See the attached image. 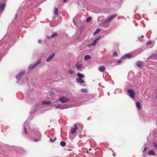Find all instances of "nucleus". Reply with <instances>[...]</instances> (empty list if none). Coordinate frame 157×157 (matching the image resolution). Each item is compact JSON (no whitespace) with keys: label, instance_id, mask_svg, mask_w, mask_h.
Instances as JSON below:
<instances>
[{"label":"nucleus","instance_id":"1","mask_svg":"<svg viewBox=\"0 0 157 157\" xmlns=\"http://www.w3.org/2000/svg\"><path fill=\"white\" fill-rule=\"evenodd\" d=\"M117 16V14H115L110 17H109L105 21L103 22V24H105L106 23L110 22L115 17H116Z\"/></svg>","mask_w":157,"mask_h":157},{"label":"nucleus","instance_id":"2","mask_svg":"<svg viewBox=\"0 0 157 157\" xmlns=\"http://www.w3.org/2000/svg\"><path fill=\"white\" fill-rule=\"evenodd\" d=\"M157 59V54H153L148 57L146 60V62H148L150 60H156Z\"/></svg>","mask_w":157,"mask_h":157},{"label":"nucleus","instance_id":"3","mask_svg":"<svg viewBox=\"0 0 157 157\" xmlns=\"http://www.w3.org/2000/svg\"><path fill=\"white\" fill-rule=\"evenodd\" d=\"M78 128L76 124L74 125V128H72L71 130V133L72 134H75L76 133V130L78 129Z\"/></svg>","mask_w":157,"mask_h":157},{"label":"nucleus","instance_id":"4","mask_svg":"<svg viewBox=\"0 0 157 157\" xmlns=\"http://www.w3.org/2000/svg\"><path fill=\"white\" fill-rule=\"evenodd\" d=\"M59 101H61L62 103H65L69 100V99L64 97H61L59 100Z\"/></svg>","mask_w":157,"mask_h":157},{"label":"nucleus","instance_id":"5","mask_svg":"<svg viewBox=\"0 0 157 157\" xmlns=\"http://www.w3.org/2000/svg\"><path fill=\"white\" fill-rule=\"evenodd\" d=\"M128 92L130 94L129 96L131 98H134V95H135V93L132 90H128Z\"/></svg>","mask_w":157,"mask_h":157},{"label":"nucleus","instance_id":"6","mask_svg":"<svg viewBox=\"0 0 157 157\" xmlns=\"http://www.w3.org/2000/svg\"><path fill=\"white\" fill-rule=\"evenodd\" d=\"M136 63L137 66L138 67H140V68H142L143 62L140 61H138L136 62Z\"/></svg>","mask_w":157,"mask_h":157},{"label":"nucleus","instance_id":"7","mask_svg":"<svg viewBox=\"0 0 157 157\" xmlns=\"http://www.w3.org/2000/svg\"><path fill=\"white\" fill-rule=\"evenodd\" d=\"M55 56V54L54 53H53L51 55L48 57L46 59V61L47 62H49L51 61L53 58Z\"/></svg>","mask_w":157,"mask_h":157},{"label":"nucleus","instance_id":"8","mask_svg":"<svg viewBox=\"0 0 157 157\" xmlns=\"http://www.w3.org/2000/svg\"><path fill=\"white\" fill-rule=\"evenodd\" d=\"M99 38H97L95 39L93 42L91 44L88 45V46L89 47H91V46H94L96 43L97 41L98 40Z\"/></svg>","mask_w":157,"mask_h":157},{"label":"nucleus","instance_id":"9","mask_svg":"<svg viewBox=\"0 0 157 157\" xmlns=\"http://www.w3.org/2000/svg\"><path fill=\"white\" fill-rule=\"evenodd\" d=\"M98 70L100 72H103L105 71V68L103 66H101L98 67Z\"/></svg>","mask_w":157,"mask_h":157},{"label":"nucleus","instance_id":"10","mask_svg":"<svg viewBox=\"0 0 157 157\" xmlns=\"http://www.w3.org/2000/svg\"><path fill=\"white\" fill-rule=\"evenodd\" d=\"M132 56V55L131 54H127L125 55L124 57H122L121 58V59H126L127 58H131Z\"/></svg>","mask_w":157,"mask_h":157},{"label":"nucleus","instance_id":"11","mask_svg":"<svg viewBox=\"0 0 157 157\" xmlns=\"http://www.w3.org/2000/svg\"><path fill=\"white\" fill-rule=\"evenodd\" d=\"M5 5V3H3L0 6V12H2L4 10Z\"/></svg>","mask_w":157,"mask_h":157},{"label":"nucleus","instance_id":"12","mask_svg":"<svg viewBox=\"0 0 157 157\" xmlns=\"http://www.w3.org/2000/svg\"><path fill=\"white\" fill-rule=\"evenodd\" d=\"M58 9L56 7L54 8V14L55 15H56L57 17H58L59 16V14H58Z\"/></svg>","mask_w":157,"mask_h":157},{"label":"nucleus","instance_id":"13","mask_svg":"<svg viewBox=\"0 0 157 157\" xmlns=\"http://www.w3.org/2000/svg\"><path fill=\"white\" fill-rule=\"evenodd\" d=\"M51 103V102L49 101H41V104L42 105H47V104H50Z\"/></svg>","mask_w":157,"mask_h":157},{"label":"nucleus","instance_id":"14","mask_svg":"<svg viewBox=\"0 0 157 157\" xmlns=\"http://www.w3.org/2000/svg\"><path fill=\"white\" fill-rule=\"evenodd\" d=\"M136 106L138 108L140 109L141 110V107L140 105V102L138 101H136Z\"/></svg>","mask_w":157,"mask_h":157},{"label":"nucleus","instance_id":"15","mask_svg":"<svg viewBox=\"0 0 157 157\" xmlns=\"http://www.w3.org/2000/svg\"><path fill=\"white\" fill-rule=\"evenodd\" d=\"M76 82L80 83H83L84 82L82 79L80 78H77L76 79Z\"/></svg>","mask_w":157,"mask_h":157},{"label":"nucleus","instance_id":"16","mask_svg":"<svg viewBox=\"0 0 157 157\" xmlns=\"http://www.w3.org/2000/svg\"><path fill=\"white\" fill-rule=\"evenodd\" d=\"M36 66V64L35 63L33 64H31L29 66V68L31 69H32L35 68Z\"/></svg>","mask_w":157,"mask_h":157},{"label":"nucleus","instance_id":"17","mask_svg":"<svg viewBox=\"0 0 157 157\" xmlns=\"http://www.w3.org/2000/svg\"><path fill=\"white\" fill-rule=\"evenodd\" d=\"M148 154L149 155H155V153L154 151L152 150H150L148 152Z\"/></svg>","mask_w":157,"mask_h":157},{"label":"nucleus","instance_id":"18","mask_svg":"<svg viewBox=\"0 0 157 157\" xmlns=\"http://www.w3.org/2000/svg\"><path fill=\"white\" fill-rule=\"evenodd\" d=\"M77 76L79 77L78 78H82L84 77V75L83 74H81L79 72H78L77 74Z\"/></svg>","mask_w":157,"mask_h":157},{"label":"nucleus","instance_id":"19","mask_svg":"<svg viewBox=\"0 0 157 157\" xmlns=\"http://www.w3.org/2000/svg\"><path fill=\"white\" fill-rule=\"evenodd\" d=\"M60 144L61 146L63 147L66 146V143L65 142L63 141H62L60 143Z\"/></svg>","mask_w":157,"mask_h":157},{"label":"nucleus","instance_id":"20","mask_svg":"<svg viewBox=\"0 0 157 157\" xmlns=\"http://www.w3.org/2000/svg\"><path fill=\"white\" fill-rule=\"evenodd\" d=\"M100 29H99V28L97 29L95 31L94 33V34L95 35V34H97L99 33L100 32Z\"/></svg>","mask_w":157,"mask_h":157},{"label":"nucleus","instance_id":"21","mask_svg":"<svg viewBox=\"0 0 157 157\" xmlns=\"http://www.w3.org/2000/svg\"><path fill=\"white\" fill-rule=\"evenodd\" d=\"M58 35V33H54L51 36V37H49V38H50L52 37H54Z\"/></svg>","mask_w":157,"mask_h":157},{"label":"nucleus","instance_id":"22","mask_svg":"<svg viewBox=\"0 0 157 157\" xmlns=\"http://www.w3.org/2000/svg\"><path fill=\"white\" fill-rule=\"evenodd\" d=\"M91 58V56L90 55H86L85 56L84 59L85 60H87Z\"/></svg>","mask_w":157,"mask_h":157},{"label":"nucleus","instance_id":"23","mask_svg":"<svg viewBox=\"0 0 157 157\" xmlns=\"http://www.w3.org/2000/svg\"><path fill=\"white\" fill-rule=\"evenodd\" d=\"M21 77H22V76H21L20 75H19V74H18V75H17L16 76V78L17 80H20L21 79Z\"/></svg>","mask_w":157,"mask_h":157},{"label":"nucleus","instance_id":"24","mask_svg":"<svg viewBox=\"0 0 157 157\" xmlns=\"http://www.w3.org/2000/svg\"><path fill=\"white\" fill-rule=\"evenodd\" d=\"M91 20V18L90 17H87L86 21L87 22H89Z\"/></svg>","mask_w":157,"mask_h":157},{"label":"nucleus","instance_id":"25","mask_svg":"<svg viewBox=\"0 0 157 157\" xmlns=\"http://www.w3.org/2000/svg\"><path fill=\"white\" fill-rule=\"evenodd\" d=\"M55 93L54 92H50V95L51 96L53 97L55 96Z\"/></svg>","mask_w":157,"mask_h":157},{"label":"nucleus","instance_id":"26","mask_svg":"<svg viewBox=\"0 0 157 157\" xmlns=\"http://www.w3.org/2000/svg\"><path fill=\"white\" fill-rule=\"evenodd\" d=\"M24 132L26 135H27L28 134L26 130V128L25 127L24 128V131H23Z\"/></svg>","mask_w":157,"mask_h":157},{"label":"nucleus","instance_id":"27","mask_svg":"<svg viewBox=\"0 0 157 157\" xmlns=\"http://www.w3.org/2000/svg\"><path fill=\"white\" fill-rule=\"evenodd\" d=\"M76 68H77L78 69H80L81 67H82V65L81 64H80V65H77L76 64Z\"/></svg>","mask_w":157,"mask_h":157},{"label":"nucleus","instance_id":"28","mask_svg":"<svg viewBox=\"0 0 157 157\" xmlns=\"http://www.w3.org/2000/svg\"><path fill=\"white\" fill-rule=\"evenodd\" d=\"M26 71H24L21 72L19 74L21 76L23 75L24 74L26 73Z\"/></svg>","mask_w":157,"mask_h":157},{"label":"nucleus","instance_id":"29","mask_svg":"<svg viewBox=\"0 0 157 157\" xmlns=\"http://www.w3.org/2000/svg\"><path fill=\"white\" fill-rule=\"evenodd\" d=\"M68 72L69 74H72L74 73V71L70 69L69 70Z\"/></svg>","mask_w":157,"mask_h":157},{"label":"nucleus","instance_id":"30","mask_svg":"<svg viewBox=\"0 0 157 157\" xmlns=\"http://www.w3.org/2000/svg\"><path fill=\"white\" fill-rule=\"evenodd\" d=\"M81 91L83 92H87V90L86 89H81Z\"/></svg>","mask_w":157,"mask_h":157},{"label":"nucleus","instance_id":"31","mask_svg":"<svg viewBox=\"0 0 157 157\" xmlns=\"http://www.w3.org/2000/svg\"><path fill=\"white\" fill-rule=\"evenodd\" d=\"M118 56V54L116 52H114L113 54V56L114 57L117 56Z\"/></svg>","mask_w":157,"mask_h":157},{"label":"nucleus","instance_id":"32","mask_svg":"<svg viewBox=\"0 0 157 157\" xmlns=\"http://www.w3.org/2000/svg\"><path fill=\"white\" fill-rule=\"evenodd\" d=\"M40 140L39 139H33V141L35 142H37Z\"/></svg>","mask_w":157,"mask_h":157},{"label":"nucleus","instance_id":"33","mask_svg":"<svg viewBox=\"0 0 157 157\" xmlns=\"http://www.w3.org/2000/svg\"><path fill=\"white\" fill-rule=\"evenodd\" d=\"M56 138H55L54 140H52V138H50V140L51 141V142H53L55 141V140H56Z\"/></svg>","mask_w":157,"mask_h":157},{"label":"nucleus","instance_id":"34","mask_svg":"<svg viewBox=\"0 0 157 157\" xmlns=\"http://www.w3.org/2000/svg\"><path fill=\"white\" fill-rule=\"evenodd\" d=\"M41 63V60H39L37 61L35 63L36 64V66L38 64L40 63Z\"/></svg>","mask_w":157,"mask_h":157},{"label":"nucleus","instance_id":"35","mask_svg":"<svg viewBox=\"0 0 157 157\" xmlns=\"http://www.w3.org/2000/svg\"><path fill=\"white\" fill-rule=\"evenodd\" d=\"M154 147L155 148H156V149L157 150V145H156V144L155 143H154Z\"/></svg>","mask_w":157,"mask_h":157},{"label":"nucleus","instance_id":"36","mask_svg":"<svg viewBox=\"0 0 157 157\" xmlns=\"http://www.w3.org/2000/svg\"><path fill=\"white\" fill-rule=\"evenodd\" d=\"M147 149V147H145L143 151H145Z\"/></svg>","mask_w":157,"mask_h":157},{"label":"nucleus","instance_id":"37","mask_svg":"<svg viewBox=\"0 0 157 157\" xmlns=\"http://www.w3.org/2000/svg\"><path fill=\"white\" fill-rule=\"evenodd\" d=\"M38 42L39 44H41V41L40 40H38Z\"/></svg>","mask_w":157,"mask_h":157},{"label":"nucleus","instance_id":"38","mask_svg":"<svg viewBox=\"0 0 157 157\" xmlns=\"http://www.w3.org/2000/svg\"><path fill=\"white\" fill-rule=\"evenodd\" d=\"M151 44V42H149L147 43V44Z\"/></svg>","mask_w":157,"mask_h":157},{"label":"nucleus","instance_id":"39","mask_svg":"<svg viewBox=\"0 0 157 157\" xmlns=\"http://www.w3.org/2000/svg\"><path fill=\"white\" fill-rule=\"evenodd\" d=\"M121 62V60H119L118 61H117V63H120Z\"/></svg>","mask_w":157,"mask_h":157},{"label":"nucleus","instance_id":"40","mask_svg":"<svg viewBox=\"0 0 157 157\" xmlns=\"http://www.w3.org/2000/svg\"><path fill=\"white\" fill-rule=\"evenodd\" d=\"M66 0H63V2H66Z\"/></svg>","mask_w":157,"mask_h":157},{"label":"nucleus","instance_id":"41","mask_svg":"<svg viewBox=\"0 0 157 157\" xmlns=\"http://www.w3.org/2000/svg\"><path fill=\"white\" fill-rule=\"evenodd\" d=\"M155 98H156V99H157V95L156 96Z\"/></svg>","mask_w":157,"mask_h":157},{"label":"nucleus","instance_id":"42","mask_svg":"<svg viewBox=\"0 0 157 157\" xmlns=\"http://www.w3.org/2000/svg\"><path fill=\"white\" fill-rule=\"evenodd\" d=\"M91 148H90V149H89V150L90 151L91 150Z\"/></svg>","mask_w":157,"mask_h":157},{"label":"nucleus","instance_id":"43","mask_svg":"<svg viewBox=\"0 0 157 157\" xmlns=\"http://www.w3.org/2000/svg\"><path fill=\"white\" fill-rule=\"evenodd\" d=\"M141 37H142V38H143V37H144V36H143V35H142V36Z\"/></svg>","mask_w":157,"mask_h":157},{"label":"nucleus","instance_id":"44","mask_svg":"<svg viewBox=\"0 0 157 157\" xmlns=\"http://www.w3.org/2000/svg\"><path fill=\"white\" fill-rule=\"evenodd\" d=\"M113 155L114 156H115V155H114V154H113Z\"/></svg>","mask_w":157,"mask_h":157}]
</instances>
